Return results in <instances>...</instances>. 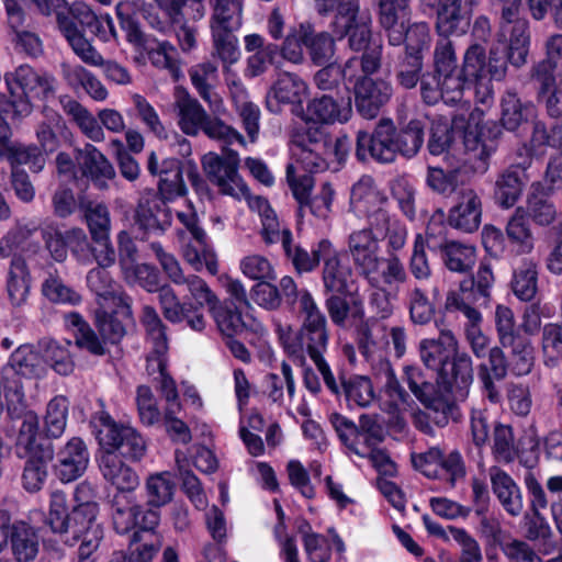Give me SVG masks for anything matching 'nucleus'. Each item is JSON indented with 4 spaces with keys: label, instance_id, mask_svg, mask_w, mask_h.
Returning <instances> with one entry per match:
<instances>
[{
    "label": "nucleus",
    "instance_id": "nucleus-44",
    "mask_svg": "<svg viewBox=\"0 0 562 562\" xmlns=\"http://www.w3.org/2000/svg\"><path fill=\"white\" fill-rule=\"evenodd\" d=\"M495 45L502 47V56L506 60V65L509 63L517 68L524 66L527 63L530 45L528 22H518L517 26H513L508 45L501 41Z\"/></svg>",
    "mask_w": 562,
    "mask_h": 562
},
{
    "label": "nucleus",
    "instance_id": "nucleus-34",
    "mask_svg": "<svg viewBox=\"0 0 562 562\" xmlns=\"http://www.w3.org/2000/svg\"><path fill=\"white\" fill-rule=\"evenodd\" d=\"M471 2H439L436 27L447 38L452 34H464L470 26Z\"/></svg>",
    "mask_w": 562,
    "mask_h": 562
},
{
    "label": "nucleus",
    "instance_id": "nucleus-4",
    "mask_svg": "<svg viewBox=\"0 0 562 562\" xmlns=\"http://www.w3.org/2000/svg\"><path fill=\"white\" fill-rule=\"evenodd\" d=\"M502 52L499 45H493L487 56L485 48L474 43L464 53V74L474 83L476 102L486 106H490L494 100L492 81H502L507 74L508 67Z\"/></svg>",
    "mask_w": 562,
    "mask_h": 562
},
{
    "label": "nucleus",
    "instance_id": "nucleus-50",
    "mask_svg": "<svg viewBox=\"0 0 562 562\" xmlns=\"http://www.w3.org/2000/svg\"><path fill=\"white\" fill-rule=\"evenodd\" d=\"M502 347L509 349L508 366L513 374L522 376L531 372L535 356L531 341L528 338L522 336Z\"/></svg>",
    "mask_w": 562,
    "mask_h": 562
},
{
    "label": "nucleus",
    "instance_id": "nucleus-27",
    "mask_svg": "<svg viewBox=\"0 0 562 562\" xmlns=\"http://www.w3.org/2000/svg\"><path fill=\"white\" fill-rule=\"evenodd\" d=\"M98 513V504H87L83 507H74L64 521V528L56 530L55 533L59 535L60 540L64 543L74 546L81 537L101 532L102 528L97 521Z\"/></svg>",
    "mask_w": 562,
    "mask_h": 562
},
{
    "label": "nucleus",
    "instance_id": "nucleus-45",
    "mask_svg": "<svg viewBox=\"0 0 562 562\" xmlns=\"http://www.w3.org/2000/svg\"><path fill=\"white\" fill-rule=\"evenodd\" d=\"M524 189V181L519 173L512 168L501 172L495 181L494 199L503 209H509L519 200Z\"/></svg>",
    "mask_w": 562,
    "mask_h": 562
},
{
    "label": "nucleus",
    "instance_id": "nucleus-63",
    "mask_svg": "<svg viewBox=\"0 0 562 562\" xmlns=\"http://www.w3.org/2000/svg\"><path fill=\"white\" fill-rule=\"evenodd\" d=\"M302 43L308 48L311 59L316 65L328 63L335 54L334 38L327 33L312 34L301 26Z\"/></svg>",
    "mask_w": 562,
    "mask_h": 562
},
{
    "label": "nucleus",
    "instance_id": "nucleus-1",
    "mask_svg": "<svg viewBox=\"0 0 562 562\" xmlns=\"http://www.w3.org/2000/svg\"><path fill=\"white\" fill-rule=\"evenodd\" d=\"M419 356L427 369L437 373V386L426 381L415 366L404 368V381L413 395L435 414L437 425L445 426L453 415L456 402L464 401L473 383V363L467 352H460L459 341L447 327L439 328L436 338L419 342Z\"/></svg>",
    "mask_w": 562,
    "mask_h": 562
},
{
    "label": "nucleus",
    "instance_id": "nucleus-17",
    "mask_svg": "<svg viewBox=\"0 0 562 562\" xmlns=\"http://www.w3.org/2000/svg\"><path fill=\"white\" fill-rule=\"evenodd\" d=\"M294 114L301 119L299 123H307L311 125L325 124L333 125L336 123H346L352 115V106L350 98L334 99L324 94L314 98L307 102L306 110L301 112L294 110Z\"/></svg>",
    "mask_w": 562,
    "mask_h": 562
},
{
    "label": "nucleus",
    "instance_id": "nucleus-29",
    "mask_svg": "<svg viewBox=\"0 0 562 562\" xmlns=\"http://www.w3.org/2000/svg\"><path fill=\"white\" fill-rule=\"evenodd\" d=\"M493 494L503 509L512 517L519 516L524 510V497L519 485L503 469L494 465L488 469Z\"/></svg>",
    "mask_w": 562,
    "mask_h": 562
},
{
    "label": "nucleus",
    "instance_id": "nucleus-10",
    "mask_svg": "<svg viewBox=\"0 0 562 562\" xmlns=\"http://www.w3.org/2000/svg\"><path fill=\"white\" fill-rule=\"evenodd\" d=\"M329 331L327 326L300 327L297 338V350L294 352V360L301 364L305 362V353L314 362L318 372L323 376L326 386L334 393L339 392V386L330 370L329 364L324 358L328 348Z\"/></svg>",
    "mask_w": 562,
    "mask_h": 562
},
{
    "label": "nucleus",
    "instance_id": "nucleus-36",
    "mask_svg": "<svg viewBox=\"0 0 562 562\" xmlns=\"http://www.w3.org/2000/svg\"><path fill=\"white\" fill-rule=\"evenodd\" d=\"M551 194L544 183L535 182L530 186L524 210L525 214L539 226H549L557 220L558 210L550 199Z\"/></svg>",
    "mask_w": 562,
    "mask_h": 562
},
{
    "label": "nucleus",
    "instance_id": "nucleus-46",
    "mask_svg": "<svg viewBox=\"0 0 562 562\" xmlns=\"http://www.w3.org/2000/svg\"><path fill=\"white\" fill-rule=\"evenodd\" d=\"M512 289L521 301H531L535 297L538 290V270L532 259L524 258L514 270Z\"/></svg>",
    "mask_w": 562,
    "mask_h": 562
},
{
    "label": "nucleus",
    "instance_id": "nucleus-9",
    "mask_svg": "<svg viewBox=\"0 0 562 562\" xmlns=\"http://www.w3.org/2000/svg\"><path fill=\"white\" fill-rule=\"evenodd\" d=\"M100 427L97 438L105 450H114L120 457L131 461H139L146 453L147 446L143 436L133 427L120 425L108 415L99 417Z\"/></svg>",
    "mask_w": 562,
    "mask_h": 562
},
{
    "label": "nucleus",
    "instance_id": "nucleus-33",
    "mask_svg": "<svg viewBox=\"0 0 562 562\" xmlns=\"http://www.w3.org/2000/svg\"><path fill=\"white\" fill-rule=\"evenodd\" d=\"M409 20L411 10L406 2H379V22L391 46L403 44Z\"/></svg>",
    "mask_w": 562,
    "mask_h": 562
},
{
    "label": "nucleus",
    "instance_id": "nucleus-38",
    "mask_svg": "<svg viewBox=\"0 0 562 562\" xmlns=\"http://www.w3.org/2000/svg\"><path fill=\"white\" fill-rule=\"evenodd\" d=\"M7 296L13 307H21L27 302L31 290V273L27 263L21 256H14L9 265Z\"/></svg>",
    "mask_w": 562,
    "mask_h": 562
},
{
    "label": "nucleus",
    "instance_id": "nucleus-58",
    "mask_svg": "<svg viewBox=\"0 0 562 562\" xmlns=\"http://www.w3.org/2000/svg\"><path fill=\"white\" fill-rule=\"evenodd\" d=\"M42 294L52 303L77 305L81 302V295L66 284L60 276L48 272L41 285Z\"/></svg>",
    "mask_w": 562,
    "mask_h": 562
},
{
    "label": "nucleus",
    "instance_id": "nucleus-57",
    "mask_svg": "<svg viewBox=\"0 0 562 562\" xmlns=\"http://www.w3.org/2000/svg\"><path fill=\"white\" fill-rule=\"evenodd\" d=\"M357 69L358 59L356 57L349 58L344 68L336 64H329L315 74L314 83L319 90L331 91L339 86L341 79L345 78L351 81Z\"/></svg>",
    "mask_w": 562,
    "mask_h": 562
},
{
    "label": "nucleus",
    "instance_id": "nucleus-30",
    "mask_svg": "<svg viewBox=\"0 0 562 562\" xmlns=\"http://www.w3.org/2000/svg\"><path fill=\"white\" fill-rule=\"evenodd\" d=\"M192 86L200 98L209 105L213 113L224 112V102L215 91L218 81L217 66L212 61H203L189 69Z\"/></svg>",
    "mask_w": 562,
    "mask_h": 562
},
{
    "label": "nucleus",
    "instance_id": "nucleus-43",
    "mask_svg": "<svg viewBox=\"0 0 562 562\" xmlns=\"http://www.w3.org/2000/svg\"><path fill=\"white\" fill-rule=\"evenodd\" d=\"M247 203L249 209L260 216L262 225L261 236L265 243L268 245L281 243L283 246L285 233L291 231L286 227H281L277 214L268 200L259 195H254L252 198H248Z\"/></svg>",
    "mask_w": 562,
    "mask_h": 562
},
{
    "label": "nucleus",
    "instance_id": "nucleus-24",
    "mask_svg": "<svg viewBox=\"0 0 562 562\" xmlns=\"http://www.w3.org/2000/svg\"><path fill=\"white\" fill-rule=\"evenodd\" d=\"M102 477L115 488L114 494H132L139 485L137 473L114 450H105L97 459Z\"/></svg>",
    "mask_w": 562,
    "mask_h": 562
},
{
    "label": "nucleus",
    "instance_id": "nucleus-18",
    "mask_svg": "<svg viewBox=\"0 0 562 562\" xmlns=\"http://www.w3.org/2000/svg\"><path fill=\"white\" fill-rule=\"evenodd\" d=\"M67 34V42L74 53L87 65L102 67L103 75L116 85H130L132 76L121 64L114 60H104L102 55L92 46L85 35L75 33L72 29L64 27Z\"/></svg>",
    "mask_w": 562,
    "mask_h": 562
},
{
    "label": "nucleus",
    "instance_id": "nucleus-49",
    "mask_svg": "<svg viewBox=\"0 0 562 562\" xmlns=\"http://www.w3.org/2000/svg\"><path fill=\"white\" fill-rule=\"evenodd\" d=\"M501 110V122L509 131L517 130L532 114V105L522 103L512 90H507L502 97Z\"/></svg>",
    "mask_w": 562,
    "mask_h": 562
},
{
    "label": "nucleus",
    "instance_id": "nucleus-11",
    "mask_svg": "<svg viewBox=\"0 0 562 562\" xmlns=\"http://www.w3.org/2000/svg\"><path fill=\"white\" fill-rule=\"evenodd\" d=\"M395 125L390 119H381L372 133H357L356 156L360 161L373 159L389 164L395 160Z\"/></svg>",
    "mask_w": 562,
    "mask_h": 562
},
{
    "label": "nucleus",
    "instance_id": "nucleus-55",
    "mask_svg": "<svg viewBox=\"0 0 562 562\" xmlns=\"http://www.w3.org/2000/svg\"><path fill=\"white\" fill-rule=\"evenodd\" d=\"M446 267L453 272H467L475 263L476 250L473 246L449 241L440 246Z\"/></svg>",
    "mask_w": 562,
    "mask_h": 562
},
{
    "label": "nucleus",
    "instance_id": "nucleus-42",
    "mask_svg": "<svg viewBox=\"0 0 562 562\" xmlns=\"http://www.w3.org/2000/svg\"><path fill=\"white\" fill-rule=\"evenodd\" d=\"M27 460L22 474L23 487L31 493L40 491L47 479V464L53 460V447L41 448L36 452L27 453Z\"/></svg>",
    "mask_w": 562,
    "mask_h": 562
},
{
    "label": "nucleus",
    "instance_id": "nucleus-39",
    "mask_svg": "<svg viewBox=\"0 0 562 562\" xmlns=\"http://www.w3.org/2000/svg\"><path fill=\"white\" fill-rule=\"evenodd\" d=\"M308 92L306 82L295 74H280L271 88V95L282 104H291L292 113L294 110L301 112L303 110V101Z\"/></svg>",
    "mask_w": 562,
    "mask_h": 562
},
{
    "label": "nucleus",
    "instance_id": "nucleus-14",
    "mask_svg": "<svg viewBox=\"0 0 562 562\" xmlns=\"http://www.w3.org/2000/svg\"><path fill=\"white\" fill-rule=\"evenodd\" d=\"M335 25L348 36L349 47L355 52H361L381 40L372 36L371 18L368 13L359 12L357 2H338Z\"/></svg>",
    "mask_w": 562,
    "mask_h": 562
},
{
    "label": "nucleus",
    "instance_id": "nucleus-40",
    "mask_svg": "<svg viewBox=\"0 0 562 562\" xmlns=\"http://www.w3.org/2000/svg\"><path fill=\"white\" fill-rule=\"evenodd\" d=\"M142 505L137 503L134 494H113L111 498V516L115 531L120 535L128 533L137 527Z\"/></svg>",
    "mask_w": 562,
    "mask_h": 562
},
{
    "label": "nucleus",
    "instance_id": "nucleus-48",
    "mask_svg": "<svg viewBox=\"0 0 562 562\" xmlns=\"http://www.w3.org/2000/svg\"><path fill=\"white\" fill-rule=\"evenodd\" d=\"M38 417L34 412L27 411L21 416L15 443L21 457L36 452L41 448L53 447L49 442H38Z\"/></svg>",
    "mask_w": 562,
    "mask_h": 562
},
{
    "label": "nucleus",
    "instance_id": "nucleus-20",
    "mask_svg": "<svg viewBox=\"0 0 562 562\" xmlns=\"http://www.w3.org/2000/svg\"><path fill=\"white\" fill-rule=\"evenodd\" d=\"M464 162L475 172L488 169V158L497 148V138L492 128L485 125H469L463 134Z\"/></svg>",
    "mask_w": 562,
    "mask_h": 562
},
{
    "label": "nucleus",
    "instance_id": "nucleus-16",
    "mask_svg": "<svg viewBox=\"0 0 562 562\" xmlns=\"http://www.w3.org/2000/svg\"><path fill=\"white\" fill-rule=\"evenodd\" d=\"M88 288L95 294L97 302L101 308H110L111 304L116 306L115 313L122 317H132V299L113 280L105 268L97 267L87 273Z\"/></svg>",
    "mask_w": 562,
    "mask_h": 562
},
{
    "label": "nucleus",
    "instance_id": "nucleus-35",
    "mask_svg": "<svg viewBox=\"0 0 562 562\" xmlns=\"http://www.w3.org/2000/svg\"><path fill=\"white\" fill-rule=\"evenodd\" d=\"M329 420L339 440L350 453L364 459L376 447V443L363 431H360V427L347 417L334 413Z\"/></svg>",
    "mask_w": 562,
    "mask_h": 562
},
{
    "label": "nucleus",
    "instance_id": "nucleus-25",
    "mask_svg": "<svg viewBox=\"0 0 562 562\" xmlns=\"http://www.w3.org/2000/svg\"><path fill=\"white\" fill-rule=\"evenodd\" d=\"M171 210L167 201L154 191L145 192L135 211V223L146 233H164L171 225Z\"/></svg>",
    "mask_w": 562,
    "mask_h": 562
},
{
    "label": "nucleus",
    "instance_id": "nucleus-19",
    "mask_svg": "<svg viewBox=\"0 0 562 562\" xmlns=\"http://www.w3.org/2000/svg\"><path fill=\"white\" fill-rule=\"evenodd\" d=\"M318 255L324 266L322 280L326 291L346 294L352 283V269L344 262L340 251L328 239L318 241Z\"/></svg>",
    "mask_w": 562,
    "mask_h": 562
},
{
    "label": "nucleus",
    "instance_id": "nucleus-7",
    "mask_svg": "<svg viewBox=\"0 0 562 562\" xmlns=\"http://www.w3.org/2000/svg\"><path fill=\"white\" fill-rule=\"evenodd\" d=\"M127 3L119 2L116 10L128 42L135 45L140 54L139 58H147L153 66L168 70L172 78L178 80L180 68L172 56L175 48L168 42H159L155 37L144 34L138 23L130 14L123 13L124 4Z\"/></svg>",
    "mask_w": 562,
    "mask_h": 562
},
{
    "label": "nucleus",
    "instance_id": "nucleus-61",
    "mask_svg": "<svg viewBox=\"0 0 562 562\" xmlns=\"http://www.w3.org/2000/svg\"><path fill=\"white\" fill-rule=\"evenodd\" d=\"M282 248L299 273L313 271L323 259L321 255H318V243L312 248V251L308 252L301 246L293 244L291 232L285 233Z\"/></svg>",
    "mask_w": 562,
    "mask_h": 562
},
{
    "label": "nucleus",
    "instance_id": "nucleus-54",
    "mask_svg": "<svg viewBox=\"0 0 562 562\" xmlns=\"http://www.w3.org/2000/svg\"><path fill=\"white\" fill-rule=\"evenodd\" d=\"M480 300L474 295L473 289H470L468 281H461L456 290H450L447 293L445 308L448 312H460L468 321H475L481 314L472 304Z\"/></svg>",
    "mask_w": 562,
    "mask_h": 562
},
{
    "label": "nucleus",
    "instance_id": "nucleus-13",
    "mask_svg": "<svg viewBox=\"0 0 562 562\" xmlns=\"http://www.w3.org/2000/svg\"><path fill=\"white\" fill-rule=\"evenodd\" d=\"M41 371L42 359L32 346L23 345L16 348L12 352L8 366L2 370V375L5 380L7 397L12 402L22 403L24 390L21 380H10L14 375L24 378L37 376Z\"/></svg>",
    "mask_w": 562,
    "mask_h": 562
},
{
    "label": "nucleus",
    "instance_id": "nucleus-52",
    "mask_svg": "<svg viewBox=\"0 0 562 562\" xmlns=\"http://www.w3.org/2000/svg\"><path fill=\"white\" fill-rule=\"evenodd\" d=\"M506 234L519 254H530L533 250V235L522 207L515 210L506 225Z\"/></svg>",
    "mask_w": 562,
    "mask_h": 562
},
{
    "label": "nucleus",
    "instance_id": "nucleus-47",
    "mask_svg": "<svg viewBox=\"0 0 562 562\" xmlns=\"http://www.w3.org/2000/svg\"><path fill=\"white\" fill-rule=\"evenodd\" d=\"M325 306L334 325L346 328L349 321L356 323L364 318L363 306L360 302H353L352 305L339 295V293H331L325 300Z\"/></svg>",
    "mask_w": 562,
    "mask_h": 562
},
{
    "label": "nucleus",
    "instance_id": "nucleus-41",
    "mask_svg": "<svg viewBox=\"0 0 562 562\" xmlns=\"http://www.w3.org/2000/svg\"><path fill=\"white\" fill-rule=\"evenodd\" d=\"M40 549L38 536L34 528L24 521L11 525L10 550L15 562H33Z\"/></svg>",
    "mask_w": 562,
    "mask_h": 562
},
{
    "label": "nucleus",
    "instance_id": "nucleus-8",
    "mask_svg": "<svg viewBox=\"0 0 562 562\" xmlns=\"http://www.w3.org/2000/svg\"><path fill=\"white\" fill-rule=\"evenodd\" d=\"M238 164L237 153H231L228 157L207 153L202 157L203 171L221 194L248 201L254 195H250L247 184L238 173Z\"/></svg>",
    "mask_w": 562,
    "mask_h": 562
},
{
    "label": "nucleus",
    "instance_id": "nucleus-5",
    "mask_svg": "<svg viewBox=\"0 0 562 562\" xmlns=\"http://www.w3.org/2000/svg\"><path fill=\"white\" fill-rule=\"evenodd\" d=\"M38 11L46 16H54L59 31L67 40L64 27L72 29L75 33L83 35L77 29V23L88 29L103 42L116 37L113 20L109 15H97L86 2H35Z\"/></svg>",
    "mask_w": 562,
    "mask_h": 562
},
{
    "label": "nucleus",
    "instance_id": "nucleus-12",
    "mask_svg": "<svg viewBox=\"0 0 562 562\" xmlns=\"http://www.w3.org/2000/svg\"><path fill=\"white\" fill-rule=\"evenodd\" d=\"M4 79L12 97L30 103L32 100L47 99L54 92V78L26 64L7 72Z\"/></svg>",
    "mask_w": 562,
    "mask_h": 562
},
{
    "label": "nucleus",
    "instance_id": "nucleus-32",
    "mask_svg": "<svg viewBox=\"0 0 562 562\" xmlns=\"http://www.w3.org/2000/svg\"><path fill=\"white\" fill-rule=\"evenodd\" d=\"M502 348V346L491 348L488 350V363L481 364L479 371L484 395L492 403L501 402L502 393L496 382L503 381L509 370L508 360Z\"/></svg>",
    "mask_w": 562,
    "mask_h": 562
},
{
    "label": "nucleus",
    "instance_id": "nucleus-2",
    "mask_svg": "<svg viewBox=\"0 0 562 562\" xmlns=\"http://www.w3.org/2000/svg\"><path fill=\"white\" fill-rule=\"evenodd\" d=\"M352 263L373 289L398 288L408 281V273L398 256H380V239L370 231L353 229L346 240Z\"/></svg>",
    "mask_w": 562,
    "mask_h": 562
},
{
    "label": "nucleus",
    "instance_id": "nucleus-37",
    "mask_svg": "<svg viewBox=\"0 0 562 562\" xmlns=\"http://www.w3.org/2000/svg\"><path fill=\"white\" fill-rule=\"evenodd\" d=\"M387 202V196L376 187L373 178L366 175L351 187L348 212L359 217Z\"/></svg>",
    "mask_w": 562,
    "mask_h": 562
},
{
    "label": "nucleus",
    "instance_id": "nucleus-22",
    "mask_svg": "<svg viewBox=\"0 0 562 562\" xmlns=\"http://www.w3.org/2000/svg\"><path fill=\"white\" fill-rule=\"evenodd\" d=\"M393 94L390 82L363 76L355 83V99L358 112L366 119H374Z\"/></svg>",
    "mask_w": 562,
    "mask_h": 562
},
{
    "label": "nucleus",
    "instance_id": "nucleus-31",
    "mask_svg": "<svg viewBox=\"0 0 562 562\" xmlns=\"http://www.w3.org/2000/svg\"><path fill=\"white\" fill-rule=\"evenodd\" d=\"M77 161L82 175L99 189H106L108 182L115 177V170L108 158L93 145L86 144L77 149Z\"/></svg>",
    "mask_w": 562,
    "mask_h": 562
},
{
    "label": "nucleus",
    "instance_id": "nucleus-56",
    "mask_svg": "<svg viewBox=\"0 0 562 562\" xmlns=\"http://www.w3.org/2000/svg\"><path fill=\"white\" fill-rule=\"evenodd\" d=\"M240 2H215L210 21L211 32H236L241 26Z\"/></svg>",
    "mask_w": 562,
    "mask_h": 562
},
{
    "label": "nucleus",
    "instance_id": "nucleus-59",
    "mask_svg": "<svg viewBox=\"0 0 562 562\" xmlns=\"http://www.w3.org/2000/svg\"><path fill=\"white\" fill-rule=\"evenodd\" d=\"M139 323L144 329L145 340L150 347L162 349L164 347H169L167 326L155 307L150 305L143 306Z\"/></svg>",
    "mask_w": 562,
    "mask_h": 562
},
{
    "label": "nucleus",
    "instance_id": "nucleus-28",
    "mask_svg": "<svg viewBox=\"0 0 562 562\" xmlns=\"http://www.w3.org/2000/svg\"><path fill=\"white\" fill-rule=\"evenodd\" d=\"M524 483L529 494V506L533 517L527 522L526 537L529 540L544 539L550 536V526L542 516V510L548 507V499L546 492L531 472L526 473Z\"/></svg>",
    "mask_w": 562,
    "mask_h": 562
},
{
    "label": "nucleus",
    "instance_id": "nucleus-62",
    "mask_svg": "<svg viewBox=\"0 0 562 562\" xmlns=\"http://www.w3.org/2000/svg\"><path fill=\"white\" fill-rule=\"evenodd\" d=\"M546 60L539 63L532 72V76L539 82H543L544 87L549 85L553 70L562 68V34L550 36L546 43Z\"/></svg>",
    "mask_w": 562,
    "mask_h": 562
},
{
    "label": "nucleus",
    "instance_id": "nucleus-53",
    "mask_svg": "<svg viewBox=\"0 0 562 562\" xmlns=\"http://www.w3.org/2000/svg\"><path fill=\"white\" fill-rule=\"evenodd\" d=\"M405 302L409 318L414 324L426 325L435 315V305L429 300L427 292L417 284L407 288Z\"/></svg>",
    "mask_w": 562,
    "mask_h": 562
},
{
    "label": "nucleus",
    "instance_id": "nucleus-26",
    "mask_svg": "<svg viewBox=\"0 0 562 562\" xmlns=\"http://www.w3.org/2000/svg\"><path fill=\"white\" fill-rule=\"evenodd\" d=\"M481 221V196L472 188L461 189L457 194L456 204L449 211V225L464 233H473L480 227Z\"/></svg>",
    "mask_w": 562,
    "mask_h": 562
},
{
    "label": "nucleus",
    "instance_id": "nucleus-3",
    "mask_svg": "<svg viewBox=\"0 0 562 562\" xmlns=\"http://www.w3.org/2000/svg\"><path fill=\"white\" fill-rule=\"evenodd\" d=\"M173 110L180 131L188 136H198L203 132L209 138L224 145H245L244 136L234 127L216 116H212L198 99L184 88L177 87L173 93Z\"/></svg>",
    "mask_w": 562,
    "mask_h": 562
},
{
    "label": "nucleus",
    "instance_id": "nucleus-23",
    "mask_svg": "<svg viewBox=\"0 0 562 562\" xmlns=\"http://www.w3.org/2000/svg\"><path fill=\"white\" fill-rule=\"evenodd\" d=\"M90 461L87 445L74 437L59 449L54 464V473L63 483H70L83 475Z\"/></svg>",
    "mask_w": 562,
    "mask_h": 562
},
{
    "label": "nucleus",
    "instance_id": "nucleus-15",
    "mask_svg": "<svg viewBox=\"0 0 562 562\" xmlns=\"http://www.w3.org/2000/svg\"><path fill=\"white\" fill-rule=\"evenodd\" d=\"M178 220L184 225L196 245L187 244L183 247V257L195 271L205 268L212 276L218 272L217 257L206 244V233L198 224L196 214L192 211L178 212Z\"/></svg>",
    "mask_w": 562,
    "mask_h": 562
},
{
    "label": "nucleus",
    "instance_id": "nucleus-64",
    "mask_svg": "<svg viewBox=\"0 0 562 562\" xmlns=\"http://www.w3.org/2000/svg\"><path fill=\"white\" fill-rule=\"evenodd\" d=\"M210 313L222 335L226 337H234L244 328V321L241 313L237 306L234 307L227 303H216L210 310Z\"/></svg>",
    "mask_w": 562,
    "mask_h": 562
},
{
    "label": "nucleus",
    "instance_id": "nucleus-21",
    "mask_svg": "<svg viewBox=\"0 0 562 562\" xmlns=\"http://www.w3.org/2000/svg\"><path fill=\"white\" fill-rule=\"evenodd\" d=\"M158 293V302L165 318L179 324L186 321L187 325L194 331L202 333L207 325V321L196 306L192 303H182L170 285H162Z\"/></svg>",
    "mask_w": 562,
    "mask_h": 562
},
{
    "label": "nucleus",
    "instance_id": "nucleus-6",
    "mask_svg": "<svg viewBox=\"0 0 562 562\" xmlns=\"http://www.w3.org/2000/svg\"><path fill=\"white\" fill-rule=\"evenodd\" d=\"M292 164L305 172H321L328 168L331 156L329 135L318 125L292 123L288 128Z\"/></svg>",
    "mask_w": 562,
    "mask_h": 562
},
{
    "label": "nucleus",
    "instance_id": "nucleus-51",
    "mask_svg": "<svg viewBox=\"0 0 562 562\" xmlns=\"http://www.w3.org/2000/svg\"><path fill=\"white\" fill-rule=\"evenodd\" d=\"M175 482L169 472L151 474L145 482L147 505L160 508L171 502L175 493Z\"/></svg>",
    "mask_w": 562,
    "mask_h": 562
},
{
    "label": "nucleus",
    "instance_id": "nucleus-60",
    "mask_svg": "<svg viewBox=\"0 0 562 562\" xmlns=\"http://www.w3.org/2000/svg\"><path fill=\"white\" fill-rule=\"evenodd\" d=\"M394 142L397 155L415 156L424 143V124L419 120H412L400 131L395 128Z\"/></svg>",
    "mask_w": 562,
    "mask_h": 562
}]
</instances>
